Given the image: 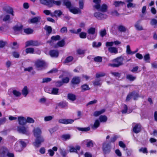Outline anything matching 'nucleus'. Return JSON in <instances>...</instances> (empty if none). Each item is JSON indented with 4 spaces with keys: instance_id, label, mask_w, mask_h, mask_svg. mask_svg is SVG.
Here are the masks:
<instances>
[{
    "instance_id": "2f4dec72",
    "label": "nucleus",
    "mask_w": 157,
    "mask_h": 157,
    "mask_svg": "<svg viewBox=\"0 0 157 157\" xmlns=\"http://www.w3.org/2000/svg\"><path fill=\"white\" fill-rule=\"evenodd\" d=\"M150 57L149 54H147L144 56V60L146 63H150Z\"/></svg>"
},
{
    "instance_id": "5701e85b",
    "label": "nucleus",
    "mask_w": 157,
    "mask_h": 157,
    "mask_svg": "<svg viewBox=\"0 0 157 157\" xmlns=\"http://www.w3.org/2000/svg\"><path fill=\"white\" fill-rule=\"evenodd\" d=\"M87 33L89 34H95L96 33V29L95 28L91 27L87 29Z\"/></svg>"
},
{
    "instance_id": "de8ad7c7",
    "label": "nucleus",
    "mask_w": 157,
    "mask_h": 157,
    "mask_svg": "<svg viewBox=\"0 0 157 157\" xmlns=\"http://www.w3.org/2000/svg\"><path fill=\"white\" fill-rule=\"evenodd\" d=\"M127 79L131 81L134 80L136 79V77L131 75H128L126 76Z\"/></svg>"
},
{
    "instance_id": "e2e57ef3",
    "label": "nucleus",
    "mask_w": 157,
    "mask_h": 157,
    "mask_svg": "<svg viewBox=\"0 0 157 157\" xmlns=\"http://www.w3.org/2000/svg\"><path fill=\"white\" fill-rule=\"evenodd\" d=\"M22 27L21 26H16L13 27V29L15 32L20 31Z\"/></svg>"
},
{
    "instance_id": "8fccbe9b",
    "label": "nucleus",
    "mask_w": 157,
    "mask_h": 157,
    "mask_svg": "<svg viewBox=\"0 0 157 157\" xmlns=\"http://www.w3.org/2000/svg\"><path fill=\"white\" fill-rule=\"evenodd\" d=\"M101 44V43L100 42L97 43L96 42H94L92 43V46L94 48H98L100 47Z\"/></svg>"
},
{
    "instance_id": "09e8293b",
    "label": "nucleus",
    "mask_w": 157,
    "mask_h": 157,
    "mask_svg": "<svg viewBox=\"0 0 157 157\" xmlns=\"http://www.w3.org/2000/svg\"><path fill=\"white\" fill-rule=\"evenodd\" d=\"M12 93L16 97H19L21 94L20 92L16 90H13Z\"/></svg>"
},
{
    "instance_id": "1a4fd4ad",
    "label": "nucleus",
    "mask_w": 157,
    "mask_h": 157,
    "mask_svg": "<svg viewBox=\"0 0 157 157\" xmlns=\"http://www.w3.org/2000/svg\"><path fill=\"white\" fill-rule=\"evenodd\" d=\"M74 120L71 119H61L59 120V122L64 124H72L74 121Z\"/></svg>"
},
{
    "instance_id": "dca6fc26",
    "label": "nucleus",
    "mask_w": 157,
    "mask_h": 157,
    "mask_svg": "<svg viewBox=\"0 0 157 157\" xmlns=\"http://www.w3.org/2000/svg\"><path fill=\"white\" fill-rule=\"evenodd\" d=\"M141 125L139 124H136L133 127V130L135 133H137L140 132L141 130Z\"/></svg>"
},
{
    "instance_id": "cd10ccee",
    "label": "nucleus",
    "mask_w": 157,
    "mask_h": 157,
    "mask_svg": "<svg viewBox=\"0 0 157 157\" xmlns=\"http://www.w3.org/2000/svg\"><path fill=\"white\" fill-rule=\"evenodd\" d=\"M61 0L55 1L54 0H51V4H52L51 7L53 6L54 5H56L57 6H60L61 4Z\"/></svg>"
},
{
    "instance_id": "423d86ee",
    "label": "nucleus",
    "mask_w": 157,
    "mask_h": 157,
    "mask_svg": "<svg viewBox=\"0 0 157 157\" xmlns=\"http://www.w3.org/2000/svg\"><path fill=\"white\" fill-rule=\"evenodd\" d=\"M6 156L8 157H14V154L12 153L7 152L6 150H1L0 152L1 157H5Z\"/></svg>"
},
{
    "instance_id": "aec40b11",
    "label": "nucleus",
    "mask_w": 157,
    "mask_h": 157,
    "mask_svg": "<svg viewBox=\"0 0 157 157\" xmlns=\"http://www.w3.org/2000/svg\"><path fill=\"white\" fill-rule=\"evenodd\" d=\"M62 12L60 10H56L52 14H51V16L52 17H57L60 16L62 14Z\"/></svg>"
},
{
    "instance_id": "2eb2a0df",
    "label": "nucleus",
    "mask_w": 157,
    "mask_h": 157,
    "mask_svg": "<svg viewBox=\"0 0 157 157\" xmlns=\"http://www.w3.org/2000/svg\"><path fill=\"white\" fill-rule=\"evenodd\" d=\"M58 148L56 147H53L52 149H49L48 150V153L50 156H52L55 154L54 151H57Z\"/></svg>"
},
{
    "instance_id": "13d9d810",
    "label": "nucleus",
    "mask_w": 157,
    "mask_h": 157,
    "mask_svg": "<svg viewBox=\"0 0 157 157\" xmlns=\"http://www.w3.org/2000/svg\"><path fill=\"white\" fill-rule=\"evenodd\" d=\"M86 33L84 32H81L79 34V36L81 38L85 39L86 37Z\"/></svg>"
},
{
    "instance_id": "4d7b16f0",
    "label": "nucleus",
    "mask_w": 157,
    "mask_h": 157,
    "mask_svg": "<svg viewBox=\"0 0 157 157\" xmlns=\"http://www.w3.org/2000/svg\"><path fill=\"white\" fill-rule=\"evenodd\" d=\"M126 1L128 3L127 5L128 8L133 7V3H131L133 1V0H126Z\"/></svg>"
},
{
    "instance_id": "e433bc0d",
    "label": "nucleus",
    "mask_w": 157,
    "mask_h": 157,
    "mask_svg": "<svg viewBox=\"0 0 157 157\" xmlns=\"http://www.w3.org/2000/svg\"><path fill=\"white\" fill-rule=\"evenodd\" d=\"M26 53H34L35 50L33 48H28L25 49Z\"/></svg>"
},
{
    "instance_id": "680f3d73",
    "label": "nucleus",
    "mask_w": 157,
    "mask_h": 157,
    "mask_svg": "<svg viewBox=\"0 0 157 157\" xmlns=\"http://www.w3.org/2000/svg\"><path fill=\"white\" fill-rule=\"evenodd\" d=\"M113 44L114 43L113 41L107 42L105 44V45L107 47H113L112 46Z\"/></svg>"
},
{
    "instance_id": "bf43d9fd",
    "label": "nucleus",
    "mask_w": 157,
    "mask_h": 157,
    "mask_svg": "<svg viewBox=\"0 0 157 157\" xmlns=\"http://www.w3.org/2000/svg\"><path fill=\"white\" fill-rule=\"evenodd\" d=\"M86 51L85 49H79L77 50V52L79 55L83 54Z\"/></svg>"
},
{
    "instance_id": "412c9836",
    "label": "nucleus",
    "mask_w": 157,
    "mask_h": 157,
    "mask_svg": "<svg viewBox=\"0 0 157 157\" xmlns=\"http://www.w3.org/2000/svg\"><path fill=\"white\" fill-rule=\"evenodd\" d=\"M138 51V50H137L135 51H132L131 50L130 46L129 45L127 46L126 52L127 54L131 55H133L137 52Z\"/></svg>"
},
{
    "instance_id": "603ef678",
    "label": "nucleus",
    "mask_w": 157,
    "mask_h": 157,
    "mask_svg": "<svg viewBox=\"0 0 157 157\" xmlns=\"http://www.w3.org/2000/svg\"><path fill=\"white\" fill-rule=\"evenodd\" d=\"M80 131L86 132L90 130V128L89 127L87 128H77Z\"/></svg>"
},
{
    "instance_id": "3c124183",
    "label": "nucleus",
    "mask_w": 157,
    "mask_h": 157,
    "mask_svg": "<svg viewBox=\"0 0 157 157\" xmlns=\"http://www.w3.org/2000/svg\"><path fill=\"white\" fill-rule=\"evenodd\" d=\"M150 142L154 145L157 146V140L153 138H151L150 139Z\"/></svg>"
},
{
    "instance_id": "4be33fe9",
    "label": "nucleus",
    "mask_w": 157,
    "mask_h": 157,
    "mask_svg": "<svg viewBox=\"0 0 157 157\" xmlns=\"http://www.w3.org/2000/svg\"><path fill=\"white\" fill-rule=\"evenodd\" d=\"M59 89L57 88H54L50 89L48 92L49 93L54 95L58 94Z\"/></svg>"
},
{
    "instance_id": "a18cd8bd",
    "label": "nucleus",
    "mask_w": 157,
    "mask_h": 157,
    "mask_svg": "<svg viewBox=\"0 0 157 157\" xmlns=\"http://www.w3.org/2000/svg\"><path fill=\"white\" fill-rule=\"evenodd\" d=\"M150 24L151 25L154 26L155 28H156L157 26V20L154 19H152L151 21Z\"/></svg>"
},
{
    "instance_id": "ddd939ff",
    "label": "nucleus",
    "mask_w": 157,
    "mask_h": 157,
    "mask_svg": "<svg viewBox=\"0 0 157 157\" xmlns=\"http://www.w3.org/2000/svg\"><path fill=\"white\" fill-rule=\"evenodd\" d=\"M38 43L37 42L33 40H30L27 41L25 43V47H27L30 46H36Z\"/></svg>"
},
{
    "instance_id": "f8f14e48",
    "label": "nucleus",
    "mask_w": 157,
    "mask_h": 157,
    "mask_svg": "<svg viewBox=\"0 0 157 157\" xmlns=\"http://www.w3.org/2000/svg\"><path fill=\"white\" fill-rule=\"evenodd\" d=\"M18 123L21 125H24L26 124V118L23 116H19L17 117Z\"/></svg>"
},
{
    "instance_id": "79ce46f5",
    "label": "nucleus",
    "mask_w": 157,
    "mask_h": 157,
    "mask_svg": "<svg viewBox=\"0 0 157 157\" xmlns=\"http://www.w3.org/2000/svg\"><path fill=\"white\" fill-rule=\"evenodd\" d=\"M34 122V120L31 117H28L26 118V123H33Z\"/></svg>"
},
{
    "instance_id": "864d4df0",
    "label": "nucleus",
    "mask_w": 157,
    "mask_h": 157,
    "mask_svg": "<svg viewBox=\"0 0 157 157\" xmlns=\"http://www.w3.org/2000/svg\"><path fill=\"white\" fill-rule=\"evenodd\" d=\"M123 107L124 108V109L122 111V113H131V111H127V107L126 105H123Z\"/></svg>"
},
{
    "instance_id": "338daca9",
    "label": "nucleus",
    "mask_w": 157,
    "mask_h": 157,
    "mask_svg": "<svg viewBox=\"0 0 157 157\" xmlns=\"http://www.w3.org/2000/svg\"><path fill=\"white\" fill-rule=\"evenodd\" d=\"M111 74L114 76L119 78L120 76V74L119 73L116 72H112Z\"/></svg>"
},
{
    "instance_id": "a878e982",
    "label": "nucleus",
    "mask_w": 157,
    "mask_h": 157,
    "mask_svg": "<svg viewBox=\"0 0 157 157\" xmlns=\"http://www.w3.org/2000/svg\"><path fill=\"white\" fill-rule=\"evenodd\" d=\"M40 20V17H34L30 19L29 22L31 23H34L38 22H39Z\"/></svg>"
},
{
    "instance_id": "c85d7f7f",
    "label": "nucleus",
    "mask_w": 157,
    "mask_h": 157,
    "mask_svg": "<svg viewBox=\"0 0 157 157\" xmlns=\"http://www.w3.org/2000/svg\"><path fill=\"white\" fill-rule=\"evenodd\" d=\"M65 44V41L63 40L59 41L56 44L55 46V48H57L58 47H63Z\"/></svg>"
},
{
    "instance_id": "5fc2aeb1",
    "label": "nucleus",
    "mask_w": 157,
    "mask_h": 157,
    "mask_svg": "<svg viewBox=\"0 0 157 157\" xmlns=\"http://www.w3.org/2000/svg\"><path fill=\"white\" fill-rule=\"evenodd\" d=\"M118 29L121 32H125L126 30V29L125 27L122 25H119L118 27Z\"/></svg>"
},
{
    "instance_id": "4c0bfd02",
    "label": "nucleus",
    "mask_w": 157,
    "mask_h": 157,
    "mask_svg": "<svg viewBox=\"0 0 157 157\" xmlns=\"http://www.w3.org/2000/svg\"><path fill=\"white\" fill-rule=\"evenodd\" d=\"M124 4V3L123 2L119 1H115L114 3V5L116 7L123 6Z\"/></svg>"
},
{
    "instance_id": "c9c22d12",
    "label": "nucleus",
    "mask_w": 157,
    "mask_h": 157,
    "mask_svg": "<svg viewBox=\"0 0 157 157\" xmlns=\"http://www.w3.org/2000/svg\"><path fill=\"white\" fill-rule=\"evenodd\" d=\"M73 59L72 57L70 56L67 57L65 60L64 63H65L68 64L72 61Z\"/></svg>"
},
{
    "instance_id": "052dcab7",
    "label": "nucleus",
    "mask_w": 157,
    "mask_h": 157,
    "mask_svg": "<svg viewBox=\"0 0 157 157\" xmlns=\"http://www.w3.org/2000/svg\"><path fill=\"white\" fill-rule=\"evenodd\" d=\"M139 151L140 152H142L144 153H147V149L145 147H142L139 149Z\"/></svg>"
},
{
    "instance_id": "f257e3e1",
    "label": "nucleus",
    "mask_w": 157,
    "mask_h": 157,
    "mask_svg": "<svg viewBox=\"0 0 157 157\" xmlns=\"http://www.w3.org/2000/svg\"><path fill=\"white\" fill-rule=\"evenodd\" d=\"M33 135L36 138L35 141L33 143V145L35 147H39L41 144L44 141V139L41 136L42 131L39 127L35 128L33 131Z\"/></svg>"
},
{
    "instance_id": "c756f323",
    "label": "nucleus",
    "mask_w": 157,
    "mask_h": 157,
    "mask_svg": "<svg viewBox=\"0 0 157 157\" xmlns=\"http://www.w3.org/2000/svg\"><path fill=\"white\" fill-rule=\"evenodd\" d=\"M28 89L26 86H25L22 90V94L25 97H26L29 94Z\"/></svg>"
},
{
    "instance_id": "f3484780",
    "label": "nucleus",
    "mask_w": 157,
    "mask_h": 157,
    "mask_svg": "<svg viewBox=\"0 0 157 157\" xmlns=\"http://www.w3.org/2000/svg\"><path fill=\"white\" fill-rule=\"evenodd\" d=\"M108 50L109 52L114 54H116L118 52L117 48L114 47H109Z\"/></svg>"
},
{
    "instance_id": "20e7f679",
    "label": "nucleus",
    "mask_w": 157,
    "mask_h": 157,
    "mask_svg": "<svg viewBox=\"0 0 157 157\" xmlns=\"http://www.w3.org/2000/svg\"><path fill=\"white\" fill-rule=\"evenodd\" d=\"M65 5L68 8L71 13L74 14L81 13V10L78 8L72 6L71 2L68 0H65L64 2Z\"/></svg>"
},
{
    "instance_id": "7c9ffc66",
    "label": "nucleus",
    "mask_w": 157,
    "mask_h": 157,
    "mask_svg": "<svg viewBox=\"0 0 157 157\" xmlns=\"http://www.w3.org/2000/svg\"><path fill=\"white\" fill-rule=\"evenodd\" d=\"M67 98L68 99L71 101H74L76 99V96L72 94H68Z\"/></svg>"
},
{
    "instance_id": "39448f33",
    "label": "nucleus",
    "mask_w": 157,
    "mask_h": 157,
    "mask_svg": "<svg viewBox=\"0 0 157 157\" xmlns=\"http://www.w3.org/2000/svg\"><path fill=\"white\" fill-rule=\"evenodd\" d=\"M124 58L121 56L117 58L112 60L113 63L110 64L111 66L114 67H118L124 64Z\"/></svg>"
},
{
    "instance_id": "69168bd1",
    "label": "nucleus",
    "mask_w": 157,
    "mask_h": 157,
    "mask_svg": "<svg viewBox=\"0 0 157 157\" xmlns=\"http://www.w3.org/2000/svg\"><path fill=\"white\" fill-rule=\"evenodd\" d=\"M45 29L48 33L50 34L51 33L52 30V29L50 26H46L45 27Z\"/></svg>"
},
{
    "instance_id": "0e129e2a",
    "label": "nucleus",
    "mask_w": 157,
    "mask_h": 157,
    "mask_svg": "<svg viewBox=\"0 0 157 157\" xmlns=\"http://www.w3.org/2000/svg\"><path fill=\"white\" fill-rule=\"evenodd\" d=\"M6 12L7 13L11 14L12 16H14L13 11V10L11 8H9L6 10Z\"/></svg>"
},
{
    "instance_id": "6e6552de",
    "label": "nucleus",
    "mask_w": 157,
    "mask_h": 157,
    "mask_svg": "<svg viewBox=\"0 0 157 157\" xmlns=\"http://www.w3.org/2000/svg\"><path fill=\"white\" fill-rule=\"evenodd\" d=\"M45 64V62L42 60H38L35 63L36 66L39 69L42 68Z\"/></svg>"
},
{
    "instance_id": "f03ea898",
    "label": "nucleus",
    "mask_w": 157,
    "mask_h": 157,
    "mask_svg": "<svg viewBox=\"0 0 157 157\" xmlns=\"http://www.w3.org/2000/svg\"><path fill=\"white\" fill-rule=\"evenodd\" d=\"M26 143L23 140L20 139L16 142L14 149L16 151L21 152L26 146Z\"/></svg>"
},
{
    "instance_id": "6ab92c4d",
    "label": "nucleus",
    "mask_w": 157,
    "mask_h": 157,
    "mask_svg": "<svg viewBox=\"0 0 157 157\" xmlns=\"http://www.w3.org/2000/svg\"><path fill=\"white\" fill-rule=\"evenodd\" d=\"M40 2L42 4L46 5L49 7H51L52 4H51V0H40Z\"/></svg>"
},
{
    "instance_id": "ea45409f",
    "label": "nucleus",
    "mask_w": 157,
    "mask_h": 157,
    "mask_svg": "<svg viewBox=\"0 0 157 157\" xmlns=\"http://www.w3.org/2000/svg\"><path fill=\"white\" fill-rule=\"evenodd\" d=\"M99 119L100 122H104L107 121V118L106 116L102 115L100 117Z\"/></svg>"
},
{
    "instance_id": "72a5a7b5",
    "label": "nucleus",
    "mask_w": 157,
    "mask_h": 157,
    "mask_svg": "<svg viewBox=\"0 0 157 157\" xmlns=\"http://www.w3.org/2000/svg\"><path fill=\"white\" fill-rule=\"evenodd\" d=\"M100 122L98 120H95L94 125L92 126V128L93 129H96L99 126Z\"/></svg>"
},
{
    "instance_id": "58836bf2",
    "label": "nucleus",
    "mask_w": 157,
    "mask_h": 157,
    "mask_svg": "<svg viewBox=\"0 0 157 157\" xmlns=\"http://www.w3.org/2000/svg\"><path fill=\"white\" fill-rule=\"evenodd\" d=\"M24 32L27 34L32 33L33 32V30L32 29L28 28L24 29Z\"/></svg>"
},
{
    "instance_id": "a211bd4d",
    "label": "nucleus",
    "mask_w": 157,
    "mask_h": 157,
    "mask_svg": "<svg viewBox=\"0 0 157 157\" xmlns=\"http://www.w3.org/2000/svg\"><path fill=\"white\" fill-rule=\"evenodd\" d=\"M0 18L4 21H9L10 20V16L8 14H2L0 16Z\"/></svg>"
},
{
    "instance_id": "473e14b6",
    "label": "nucleus",
    "mask_w": 157,
    "mask_h": 157,
    "mask_svg": "<svg viewBox=\"0 0 157 157\" xmlns=\"http://www.w3.org/2000/svg\"><path fill=\"white\" fill-rule=\"evenodd\" d=\"M105 111V109H102L100 110L96 111L94 113V115L95 117H97L103 113Z\"/></svg>"
},
{
    "instance_id": "9d476101",
    "label": "nucleus",
    "mask_w": 157,
    "mask_h": 157,
    "mask_svg": "<svg viewBox=\"0 0 157 157\" xmlns=\"http://www.w3.org/2000/svg\"><path fill=\"white\" fill-rule=\"evenodd\" d=\"M94 15L97 19L99 20L106 18L107 17V15L105 14H102L99 12L95 13Z\"/></svg>"
},
{
    "instance_id": "6e6d98bb",
    "label": "nucleus",
    "mask_w": 157,
    "mask_h": 157,
    "mask_svg": "<svg viewBox=\"0 0 157 157\" xmlns=\"http://www.w3.org/2000/svg\"><path fill=\"white\" fill-rule=\"evenodd\" d=\"M60 153L61 155L63 157H65L67 154V153L66 151L64 149H60Z\"/></svg>"
},
{
    "instance_id": "b1692460",
    "label": "nucleus",
    "mask_w": 157,
    "mask_h": 157,
    "mask_svg": "<svg viewBox=\"0 0 157 157\" xmlns=\"http://www.w3.org/2000/svg\"><path fill=\"white\" fill-rule=\"evenodd\" d=\"M80 81V79L78 77H75L72 79L71 82L73 84H77Z\"/></svg>"
},
{
    "instance_id": "0eeeda50",
    "label": "nucleus",
    "mask_w": 157,
    "mask_h": 157,
    "mask_svg": "<svg viewBox=\"0 0 157 157\" xmlns=\"http://www.w3.org/2000/svg\"><path fill=\"white\" fill-rule=\"evenodd\" d=\"M17 130L20 132L25 134H27L29 133L28 128L24 126L18 127Z\"/></svg>"
},
{
    "instance_id": "f704fd0d",
    "label": "nucleus",
    "mask_w": 157,
    "mask_h": 157,
    "mask_svg": "<svg viewBox=\"0 0 157 157\" xmlns=\"http://www.w3.org/2000/svg\"><path fill=\"white\" fill-rule=\"evenodd\" d=\"M60 36L59 35H57L55 36H52L51 37V40L50 43L51 44L52 42H53L54 41H56L59 40Z\"/></svg>"
},
{
    "instance_id": "774afa93",
    "label": "nucleus",
    "mask_w": 157,
    "mask_h": 157,
    "mask_svg": "<svg viewBox=\"0 0 157 157\" xmlns=\"http://www.w3.org/2000/svg\"><path fill=\"white\" fill-rule=\"evenodd\" d=\"M105 74L104 73H99L96 74V76L97 78H99L100 77H102L105 76Z\"/></svg>"
},
{
    "instance_id": "49530a36",
    "label": "nucleus",
    "mask_w": 157,
    "mask_h": 157,
    "mask_svg": "<svg viewBox=\"0 0 157 157\" xmlns=\"http://www.w3.org/2000/svg\"><path fill=\"white\" fill-rule=\"evenodd\" d=\"M81 88L82 91H85L90 89V88L86 84H84L81 86Z\"/></svg>"
},
{
    "instance_id": "c03bdc74",
    "label": "nucleus",
    "mask_w": 157,
    "mask_h": 157,
    "mask_svg": "<svg viewBox=\"0 0 157 157\" xmlns=\"http://www.w3.org/2000/svg\"><path fill=\"white\" fill-rule=\"evenodd\" d=\"M53 118V116H48L45 117L44 119L45 121H48L52 120Z\"/></svg>"
},
{
    "instance_id": "9b49d317",
    "label": "nucleus",
    "mask_w": 157,
    "mask_h": 157,
    "mask_svg": "<svg viewBox=\"0 0 157 157\" xmlns=\"http://www.w3.org/2000/svg\"><path fill=\"white\" fill-rule=\"evenodd\" d=\"M81 144L83 145L86 144L87 147H92L93 146V141L90 140H86L83 141L82 142Z\"/></svg>"
},
{
    "instance_id": "a19ab883",
    "label": "nucleus",
    "mask_w": 157,
    "mask_h": 157,
    "mask_svg": "<svg viewBox=\"0 0 157 157\" xmlns=\"http://www.w3.org/2000/svg\"><path fill=\"white\" fill-rule=\"evenodd\" d=\"M71 137V136L69 134H64L62 136L63 139L65 140H69Z\"/></svg>"
},
{
    "instance_id": "4468645a",
    "label": "nucleus",
    "mask_w": 157,
    "mask_h": 157,
    "mask_svg": "<svg viewBox=\"0 0 157 157\" xmlns=\"http://www.w3.org/2000/svg\"><path fill=\"white\" fill-rule=\"evenodd\" d=\"M69 151L70 152H77V150H79L80 149V147L79 145H76L75 147L72 146L69 147Z\"/></svg>"
},
{
    "instance_id": "bb28decb",
    "label": "nucleus",
    "mask_w": 157,
    "mask_h": 157,
    "mask_svg": "<svg viewBox=\"0 0 157 157\" xmlns=\"http://www.w3.org/2000/svg\"><path fill=\"white\" fill-rule=\"evenodd\" d=\"M140 21H138L136 22L134 26L137 30H141L143 29V27L140 25Z\"/></svg>"
},
{
    "instance_id": "7ed1b4c3",
    "label": "nucleus",
    "mask_w": 157,
    "mask_h": 157,
    "mask_svg": "<svg viewBox=\"0 0 157 157\" xmlns=\"http://www.w3.org/2000/svg\"><path fill=\"white\" fill-rule=\"evenodd\" d=\"M101 0H93V2L94 3V7L98 10L102 12H105L106 11L107 6L105 4H103L101 6H100Z\"/></svg>"
},
{
    "instance_id": "37998d69",
    "label": "nucleus",
    "mask_w": 157,
    "mask_h": 157,
    "mask_svg": "<svg viewBox=\"0 0 157 157\" xmlns=\"http://www.w3.org/2000/svg\"><path fill=\"white\" fill-rule=\"evenodd\" d=\"M96 34H89L87 36V38L88 40H94L96 37Z\"/></svg>"
},
{
    "instance_id": "393cba45",
    "label": "nucleus",
    "mask_w": 157,
    "mask_h": 157,
    "mask_svg": "<svg viewBox=\"0 0 157 157\" xmlns=\"http://www.w3.org/2000/svg\"><path fill=\"white\" fill-rule=\"evenodd\" d=\"M49 54L52 57H57L58 56L59 52L56 50H53L50 51Z\"/></svg>"
}]
</instances>
